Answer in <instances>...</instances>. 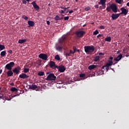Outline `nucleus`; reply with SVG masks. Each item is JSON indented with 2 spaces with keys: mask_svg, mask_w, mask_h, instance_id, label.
Returning <instances> with one entry per match:
<instances>
[{
  "mask_svg": "<svg viewBox=\"0 0 129 129\" xmlns=\"http://www.w3.org/2000/svg\"><path fill=\"white\" fill-rule=\"evenodd\" d=\"M67 39V37L63 36L59 39L58 43H55V50L58 51H60L61 50H63V44L65 43L64 41Z\"/></svg>",
  "mask_w": 129,
  "mask_h": 129,
  "instance_id": "nucleus-1",
  "label": "nucleus"
},
{
  "mask_svg": "<svg viewBox=\"0 0 129 129\" xmlns=\"http://www.w3.org/2000/svg\"><path fill=\"white\" fill-rule=\"evenodd\" d=\"M106 11L108 13L112 11V12L115 13H117V12H119L118 9H117V6L115 4H112L110 5V6H107V7L106 8Z\"/></svg>",
  "mask_w": 129,
  "mask_h": 129,
  "instance_id": "nucleus-2",
  "label": "nucleus"
},
{
  "mask_svg": "<svg viewBox=\"0 0 129 129\" xmlns=\"http://www.w3.org/2000/svg\"><path fill=\"white\" fill-rule=\"evenodd\" d=\"M95 50V48L94 47V46H84V51H85V53L89 54H91L92 52H94V51Z\"/></svg>",
  "mask_w": 129,
  "mask_h": 129,
  "instance_id": "nucleus-3",
  "label": "nucleus"
},
{
  "mask_svg": "<svg viewBox=\"0 0 129 129\" xmlns=\"http://www.w3.org/2000/svg\"><path fill=\"white\" fill-rule=\"evenodd\" d=\"M113 62L112 61H108L107 63H106L105 66H102V69L104 70H106V72H108V70L110 69V67L112 66Z\"/></svg>",
  "mask_w": 129,
  "mask_h": 129,
  "instance_id": "nucleus-4",
  "label": "nucleus"
},
{
  "mask_svg": "<svg viewBox=\"0 0 129 129\" xmlns=\"http://www.w3.org/2000/svg\"><path fill=\"white\" fill-rule=\"evenodd\" d=\"M85 34V31L83 30H78L75 32V36H77V38H83Z\"/></svg>",
  "mask_w": 129,
  "mask_h": 129,
  "instance_id": "nucleus-5",
  "label": "nucleus"
},
{
  "mask_svg": "<svg viewBox=\"0 0 129 129\" xmlns=\"http://www.w3.org/2000/svg\"><path fill=\"white\" fill-rule=\"evenodd\" d=\"M14 66H15V62H10V63H9L5 66V70L11 71Z\"/></svg>",
  "mask_w": 129,
  "mask_h": 129,
  "instance_id": "nucleus-6",
  "label": "nucleus"
},
{
  "mask_svg": "<svg viewBox=\"0 0 129 129\" xmlns=\"http://www.w3.org/2000/svg\"><path fill=\"white\" fill-rule=\"evenodd\" d=\"M56 77L54 76V74H49V75H48V76H47V78L45 79V80L52 81H55Z\"/></svg>",
  "mask_w": 129,
  "mask_h": 129,
  "instance_id": "nucleus-7",
  "label": "nucleus"
},
{
  "mask_svg": "<svg viewBox=\"0 0 129 129\" xmlns=\"http://www.w3.org/2000/svg\"><path fill=\"white\" fill-rule=\"evenodd\" d=\"M21 70V68L20 66H17V67L15 68L14 70H11L12 73H15V75H18L20 73V71Z\"/></svg>",
  "mask_w": 129,
  "mask_h": 129,
  "instance_id": "nucleus-8",
  "label": "nucleus"
},
{
  "mask_svg": "<svg viewBox=\"0 0 129 129\" xmlns=\"http://www.w3.org/2000/svg\"><path fill=\"white\" fill-rule=\"evenodd\" d=\"M121 13L117 14L116 15H124V16L127 15V13H128V10L124 9V8H121Z\"/></svg>",
  "mask_w": 129,
  "mask_h": 129,
  "instance_id": "nucleus-9",
  "label": "nucleus"
},
{
  "mask_svg": "<svg viewBox=\"0 0 129 129\" xmlns=\"http://www.w3.org/2000/svg\"><path fill=\"white\" fill-rule=\"evenodd\" d=\"M38 57H39V58H41L42 60H47V54H45L44 53H41V54H39V55H38Z\"/></svg>",
  "mask_w": 129,
  "mask_h": 129,
  "instance_id": "nucleus-10",
  "label": "nucleus"
},
{
  "mask_svg": "<svg viewBox=\"0 0 129 129\" xmlns=\"http://www.w3.org/2000/svg\"><path fill=\"white\" fill-rule=\"evenodd\" d=\"M56 69H58V72L60 73H64L65 70H66V69L65 68V67H64V66L63 65L59 66V68Z\"/></svg>",
  "mask_w": 129,
  "mask_h": 129,
  "instance_id": "nucleus-11",
  "label": "nucleus"
},
{
  "mask_svg": "<svg viewBox=\"0 0 129 129\" xmlns=\"http://www.w3.org/2000/svg\"><path fill=\"white\" fill-rule=\"evenodd\" d=\"M31 5H32L33 6V8L36 10V11L39 10V6L37 5V4L36 3V1H33L32 3H31Z\"/></svg>",
  "mask_w": 129,
  "mask_h": 129,
  "instance_id": "nucleus-12",
  "label": "nucleus"
},
{
  "mask_svg": "<svg viewBox=\"0 0 129 129\" xmlns=\"http://www.w3.org/2000/svg\"><path fill=\"white\" fill-rule=\"evenodd\" d=\"M20 78H21L22 79H26L28 78H30V76H28L27 75H26L25 73H22L19 76Z\"/></svg>",
  "mask_w": 129,
  "mask_h": 129,
  "instance_id": "nucleus-13",
  "label": "nucleus"
},
{
  "mask_svg": "<svg viewBox=\"0 0 129 129\" xmlns=\"http://www.w3.org/2000/svg\"><path fill=\"white\" fill-rule=\"evenodd\" d=\"M122 14H112V15H111V18H112V20H114L118 18L119 16H121Z\"/></svg>",
  "mask_w": 129,
  "mask_h": 129,
  "instance_id": "nucleus-14",
  "label": "nucleus"
},
{
  "mask_svg": "<svg viewBox=\"0 0 129 129\" xmlns=\"http://www.w3.org/2000/svg\"><path fill=\"white\" fill-rule=\"evenodd\" d=\"M28 87H29V89L32 90H35L37 89V85H35L34 84H32V85H28Z\"/></svg>",
  "mask_w": 129,
  "mask_h": 129,
  "instance_id": "nucleus-15",
  "label": "nucleus"
},
{
  "mask_svg": "<svg viewBox=\"0 0 129 129\" xmlns=\"http://www.w3.org/2000/svg\"><path fill=\"white\" fill-rule=\"evenodd\" d=\"M27 24L28 25V28L32 27L34 26V22L32 21H28L27 22Z\"/></svg>",
  "mask_w": 129,
  "mask_h": 129,
  "instance_id": "nucleus-16",
  "label": "nucleus"
},
{
  "mask_svg": "<svg viewBox=\"0 0 129 129\" xmlns=\"http://www.w3.org/2000/svg\"><path fill=\"white\" fill-rule=\"evenodd\" d=\"M6 74L8 75V77H12V75H14L15 73L14 72H12L11 70L8 71V72H6Z\"/></svg>",
  "mask_w": 129,
  "mask_h": 129,
  "instance_id": "nucleus-17",
  "label": "nucleus"
},
{
  "mask_svg": "<svg viewBox=\"0 0 129 129\" xmlns=\"http://www.w3.org/2000/svg\"><path fill=\"white\" fill-rule=\"evenodd\" d=\"M122 58V54H119L117 56V57L113 59V60L118 62Z\"/></svg>",
  "mask_w": 129,
  "mask_h": 129,
  "instance_id": "nucleus-18",
  "label": "nucleus"
},
{
  "mask_svg": "<svg viewBox=\"0 0 129 129\" xmlns=\"http://www.w3.org/2000/svg\"><path fill=\"white\" fill-rule=\"evenodd\" d=\"M48 65L49 66L50 68H53V67L56 66V65H55V62H54L53 61H49V63H48Z\"/></svg>",
  "mask_w": 129,
  "mask_h": 129,
  "instance_id": "nucleus-19",
  "label": "nucleus"
},
{
  "mask_svg": "<svg viewBox=\"0 0 129 129\" xmlns=\"http://www.w3.org/2000/svg\"><path fill=\"white\" fill-rule=\"evenodd\" d=\"M97 68V65H90L88 67V69H89V70H94L95 68Z\"/></svg>",
  "mask_w": 129,
  "mask_h": 129,
  "instance_id": "nucleus-20",
  "label": "nucleus"
},
{
  "mask_svg": "<svg viewBox=\"0 0 129 129\" xmlns=\"http://www.w3.org/2000/svg\"><path fill=\"white\" fill-rule=\"evenodd\" d=\"M106 3V0H100L99 2V5H101L102 7L105 6V4Z\"/></svg>",
  "mask_w": 129,
  "mask_h": 129,
  "instance_id": "nucleus-21",
  "label": "nucleus"
},
{
  "mask_svg": "<svg viewBox=\"0 0 129 129\" xmlns=\"http://www.w3.org/2000/svg\"><path fill=\"white\" fill-rule=\"evenodd\" d=\"M102 75H103V71L102 70H100L96 72V76H101Z\"/></svg>",
  "mask_w": 129,
  "mask_h": 129,
  "instance_id": "nucleus-22",
  "label": "nucleus"
},
{
  "mask_svg": "<svg viewBox=\"0 0 129 129\" xmlns=\"http://www.w3.org/2000/svg\"><path fill=\"white\" fill-rule=\"evenodd\" d=\"M100 61V56L97 55L94 58V61L97 62Z\"/></svg>",
  "mask_w": 129,
  "mask_h": 129,
  "instance_id": "nucleus-23",
  "label": "nucleus"
},
{
  "mask_svg": "<svg viewBox=\"0 0 129 129\" xmlns=\"http://www.w3.org/2000/svg\"><path fill=\"white\" fill-rule=\"evenodd\" d=\"M26 41H27V39H20V40H19V43L23 44V43L26 42Z\"/></svg>",
  "mask_w": 129,
  "mask_h": 129,
  "instance_id": "nucleus-24",
  "label": "nucleus"
},
{
  "mask_svg": "<svg viewBox=\"0 0 129 129\" xmlns=\"http://www.w3.org/2000/svg\"><path fill=\"white\" fill-rule=\"evenodd\" d=\"M0 55L1 56V57H4L5 56H6V51H1V52L0 53Z\"/></svg>",
  "mask_w": 129,
  "mask_h": 129,
  "instance_id": "nucleus-25",
  "label": "nucleus"
},
{
  "mask_svg": "<svg viewBox=\"0 0 129 129\" xmlns=\"http://www.w3.org/2000/svg\"><path fill=\"white\" fill-rule=\"evenodd\" d=\"M105 41H107L108 42H111V37H107L105 38Z\"/></svg>",
  "mask_w": 129,
  "mask_h": 129,
  "instance_id": "nucleus-26",
  "label": "nucleus"
},
{
  "mask_svg": "<svg viewBox=\"0 0 129 129\" xmlns=\"http://www.w3.org/2000/svg\"><path fill=\"white\" fill-rule=\"evenodd\" d=\"M28 72H30V69H27V68L23 69V73H24L25 74L28 73Z\"/></svg>",
  "mask_w": 129,
  "mask_h": 129,
  "instance_id": "nucleus-27",
  "label": "nucleus"
},
{
  "mask_svg": "<svg viewBox=\"0 0 129 129\" xmlns=\"http://www.w3.org/2000/svg\"><path fill=\"white\" fill-rule=\"evenodd\" d=\"M11 92H17V91H18L17 89H16L15 87L11 88Z\"/></svg>",
  "mask_w": 129,
  "mask_h": 129,
  "instance_id": "nucleus-28",
  "label": "nucleus"
},
{
  "mask_svg": "<svg viewBox=\"0 0 129 129\" xmlns=\"http://www.w3.org/2000/svg\"><path fill=\"white\" fill-rule=\"evenodd\" d=\"M59 20H61V19H60L58 15L55 16V17H54V21H59Z\"/></svg>",
  "mask_w": 129,
  "mask_h": 129,
  "instance_id": "nucleus-29",
  "label": "nucleus"
},
{
  "mask_svg": "<svg viewBox=\"0 0 129 129\" xmlns=\"http://www.w3.org/2000/svg\"><path fill=\"white\" fill-rule=\"evenodd\" d=\"M54 59L56 60H60V57H59V55H55V56H54Z\"/></svg>",
  "mask_w": 129,
  "mask_h": 129,
  "instance_id": "nucleus-30",
  "label": "nucleus"
},
{
  "mask_svg": "<svg viewBox=\"0 0 129 129\" xmlns=\"http://www.w3.org/2000/svg\"><path fill=\"white\" fill-rule=\"evenodd\" d=\"M38 76H43L44 75V72H39L38 74Z\"/></svg>",
  "mask_w": 129,
  "mask_h": 129,
  "instance_id": "nucleus-31",
  "label": "nucleus"
},
{
  "mask_svg": "<svg viewBox=\"0 0 129 129\" xmlns=\"http://www.w3.org/2000/svg\"><path fill=\"white\" fill-rule=\"evenodd\" d=\"M115 2L119 5L122 4V0H115Z\"/></svg>",
  "mask_w": 129,
  "mask_h": 129,
  "instance_id": "nucleus-32",
  "label": "nucleus"
},
{
  "mask_svg": "<svg viewBox=\"0 0 129 129\" xmlns=\"http://www.w3.org/2000/svg\"><path fill=\"white\" fill-rule=\"evenodd\" d=\"M22 18L23 19V20H25L26 21L28 20V17H27V16H26L25 15H22Z\"/></svg>",
  "mask_w": 129,
  "mask_h": 129,
  "instance_id": "nucleus-33",
  "label": "nucleus"
},
{
  "mask_svg": "<svg viewBox=\"0 0 129 129\" xmlns=\"http://www.w3.org/2000/svg\"><path fill=\"white\" fill-rule=\"evenodd\" d=\"M5 49V45L0 44V51Z\"/></svg>",
  "mask_w": 129,
  "mask_h": 129,
  "instance_id": "nucleus-34",
  "label": "nucleus"
},
{
  "mask_svg": "<svg viewBox=\"0 0 129 129\" xmlns=\"http://www.w3.org/2000/svg\"><path fill=\"white\" fill-rule=\"evenodd\" d=\"M98 34H99V31H97V30H95V31H94V33H93V35H97Z\"/></svg>",
  "mask_w": 129,
  "mask_h": 129,
  "instance_id": "nucleus-35",
  "label": "nucleus"
},
{
  "mask_svg": "<svg viewBox=\"0 0 129 129\" xmlns=\"http://www.w3.org/2000/svg\"><path fill=\"white\" fill-rule=\"evenodd\" d=\"M79 77L80 78H84L85 77V74H80V75H79Z\"/></svg>",
  "mask_w": 129,
  "mask_h": 129,
  "instance_id": "nucleus-36",
  "label": "nucleus"
},
{
  "mask_svg": "<svg viewBox=\"0 0 129 129\" xmlns=\"http://www.w3.org/2000/svg\"><path fill=\"white\" fill-rule=\"evenodd\" d=\"M63 19H64V21H68V20H69V17L68 16L64 17Z\"/></svg>",
  "mask_w": 129,
  "mask_h": 129,
  "instance_id": "nucleus-37",
  "label": "nucleus"
},
{
  "mask_svg": "<svg viewBox=\"0 0 129 129\" xmlns=\"http://www.w3.org/2000/svg\"><path fill=\"white\" fill-rule=\"evenodd\" d=\"M102 36H103V34H99L98 35H97V36H96V38H99L101 37H102Z\"/></svg>",
  "mask_w": 129,
  "mask_h": 129,
  "instance_id": "nucleus-38",
  "label": "nucleus"
},
{
  "mask_svg": "<svg viewBox=\"0 0 129 129\" xmlns=\"http://www.w3.org/2000/svg\"><path fill=\"white\" fill-rule=\"evenodd\" d=\"M52 69H59V66H53V68H51Z\"/></svg>",
  "mask_w": 129,
  "mask_h": 129,
  "instance_id": "nucleus-39",
  "label": "nucleus"
},
{
  "mask_svg": "<svg viewBox=\"0 0 129 129\" xmlns=\"http://www.w3.org/2000/svg\"><path fill=\"white\" fill-rule=\"evenodd\" d=\"M99 28H100V29L104 30V29H105V27L103 26H100Z\"/></svg>",
  "mask_w": 129,
  "mask_h": 129,
  "instance_id": "nucleus-40",
  "label": "nucleus"
},
{
  "mask_svg": "<svg viewBox=\"0 0 129 129\" xmlns=\"http://www.w3.org/2000/svg\"><path fill=\"white\" fill-rule=\"evenodd\" d=\"M74 53H75V52H73L72 50H69V53L68 54H74Z\"/></svg>",
  "mask_w": 129,
  "mask_h": 129,
  "instance_id": "nucleus-41",
  "label": "nucleus"
},
{
  "mask_svg": "<svg viewBox=\"0 0 129 129\" xmlns=\"http://www.w3.org/2000/svg\"><path fill=\"white\" fill-rule=\"evenodd\" d=\"M67 11V10H60V12H59V13H60V14H64V13Z\"/></svg>",
  "mask_w": 129,
  "mask_h": 129,
  "instance_id": "nucleus-42",
  "label": "nucleus"
},
{
  "mask_svg": "<svg viewBox=\"0 0 129 129\" xmlns=\"http://www.w3.org/2000/svg\"><path fill=\"white\" fill-rule=\"evenodd\" d=\"M22 3L23 4H26L27 3V1H26V0H22Z\"/></svg>",
  "mask_w": 129,
  "mask_h": 129,
  "instance_id": "nucleus-43",
  "label": "nucleus"
},
{
  "mask_svg": "<svg viewBox=\"0 0 129 129\" xmlns=\"http://www.w3.org/2000/svg\"><path fill=\"white\" fill-rule=\"evenodd\" d=\"M108 59L110 60H108V61H112V59H113V57H112V56H110V57L108 58Z\"/></svg>",
  "mask_w": 129,
  "mask_h": 129,
  "instance_id": "nucleus-44",
  "label": "nucleus"
},
{
  "mask_svg": "<svg viewBox=\"0 0 129 129\" xmlns=\"http://www.w3.org/2000/svg\"><path fill=\"white\" fill-rule=\"evenodd\" d=\"M69 13V14H72L73 13V10H71L70 11H67V13Z\"/></svg>",
  "mask_w": 129,
  "mask_h": 129,
  "instance_id": "nucleus-45",
  "label": "nucleus"
},
{
  "mask_svg": "<svg viewBox=\"0 0 129 129\" xmlns=\"http://www.w3.org/2000/svg\"><path fill=\"white\" fill-rule=\"evenodd\" d=\"M73 50H74V51H73V52H77V51H76V50H75V46H73Z\"/></svg>",
  "mask_w": 129,
  "mask_h": 129,
  "instance_id": "nucleus-46",
  "label": "nucleus"
},
{
  "mask_svg": "<svg viewBox=\"0 0 129 129\" xmlns=\"http://www.w3.org/2000/svg\"><path fill=\"white\" fill-rule=\"evenodd\" d=\"M90 10V7L86 8L85 11H88Z\"/></svg>",
  "mask_w": 129,
  "mask_h": 129,
  "instance_id": "nucleus-47",
  "label": "nucleus"
},
{
  "mask_svg": "<svg viewBox=\"0 0 129 129\" xmlns=\"http://www.w3.org/2000/svg\"><path fill=\"white\" fill-rule=\"evenodd\" d=\"M94 7H95V9H99V5H95Z\"/></svg>",
  "mask_w": 129,
  "mask_h": 129,
  "instance_id": "nucleus-48",
  "label": "nucleus"
},
{
  "mask_svg": "<svg viewBox=\"0 0 129 129\" xmlns=\"http://www.w3.org/2000/svg\"><path fill=\"white\" fill-rule=\"evenodd\" d=\"M72 53H66V56H70V54H71Z\"/></svg>",
  "mask_w": 129,
  "mask_h": 129,
  "instance_id": "nucleus-49",
  "label": "nucleus"
},
{
  "mask_svg": "<svg viewBox=\"0 0 129 129\" xmlns=\"http://www.w3.org/2000/svg\"><path fill=\"white\" fill-rule=\"evenodd\" d=\"M3 96H4V95H3V94H0V99L3 98Z\"/></svg>",
  "mask_w": 129,
  "mask_h": 129,
  "instance_id": "nucleus-50",
  "label": "nucleus"
},
{
  "mask_svg": "<svg viewBox=\"0 0 129 129\" xmlns=\"http://www.w3.org/2000/svg\"><path fill=\"white\" fill-rule=\"evenodd\" d=\"M75 51H77L78 52H80V50L79 49H76V47H75Z\"/></svg>",
  "mask_w": 129,
  "mask_h": 129,
  "instance_id": "nucleus-51",
  "label": "nucleus"
},
{
  "mask_svg": "<svg viewBox=\"0 0 129 129\" xmlns=\"http://www.w3.org/2000/svg\"><path fill=\"white\" fill-rule=\"evenodd\" d=\"M104 54L102 53V52L99 53V55H103Z\"/></svg>",
  "mask_w": 129,
  "mask_h": 129,
  "instance_id": "nucleus-52",
  "label": "nucleus"
},
{
  "mask_svg": "<svg viewBox=\"0 0 129 129\" xmlns=\"http://www.w3.org/2000/svg\"><path fill=\"white\" fill-rule=\"evenodd\" d=\"M8 52H9V53H12V50H10L8 51Z\"/></svg>",
  "mask_w": 129,
  "mask_h": 129,
  "instance_id": "nucleus-53",
  "label": "nucleus"
},
{
  "mask_svg": "<svg viewBox=\"0 0 129 129\" xmlns=\"http://www.w3.org/2000/svg\"><path fill=\"white\" fill-rule=\"evenodd\" d=\"M70 7L66 8L63 10L64 11H67V10L69 9Z\"/></svg>",
  "mask_w": 129,
  "mask_h": 129,
  "instance_id": "nucleus-54",
  "label": "nucleus"
},
{
  "mask_svg": "<svg viewBox=\"0 0 129 129\" xmlns=\"http://www.w3.org/2000/svg\"><path fill=\"white\" fill-rule=\"evenodd\" d=\"M60 8L61 9L64 10L65 8L63 7V6H60Z\"/></svg>",
  "mask_w": 129,
  "mask_h": 129,
  "instance_id": "nucleus-55",
  "label": "nucleus"
},
{
  "mask_svg": "<svg viewBox=\"0 0 129 129\" xmlns=\"http://www.w3.org/2000/svg\"><path fill=\"white\" fill-rule=\"evenodd\" d=\"M47 25H50V22H49V21H47Z\"/></svg>",
  "mask_w": 129,
  "mask_h": 129,
  "instance_id": "nucleus-56",
  "label": "nucleus"
},
{
  "mask_svg": "<svg viewBox=\"0 0 129 129\" xmlns=\"http://www.w3.org/2000/svg\"><path fill=\"white\" fill-rule=\"evenodd\" d=\"M126 5L127 6V7H129V2L127 3V4H126Z\"/></svg>",
  "mask_w": 129,
  "mask_h": 129,
  "instance_id": "nucleus-57",
  "label": "nucleus"
},
{
  "mask_svg": "<svg viewBox=\"0 0 129 129\" xmlns=\"http://www.w3.org/2000/svg\"><path fill=\"white\" fill-rule=\"evenodd\" d=\"M2 73H3V70H0V74H1Z\"/></svg>",
  "mask_w": 129,
  "mask_h": 129,
  "instance_id": "nucleus-58",
  "label": "nucleus"
},
{
  "mask_svg": "<svg viewBox=\"0 0 129 129\" xmlns=\"http://www.w3.org/2000/svg\"><path fill=\"white\" fill-rule=\"evenodd\" d=\"M10 85H11V86H14V83H11V84H10Z\"/></svg>",
  "mask_w": 129,
  "mask_h": 129,
  "instance_id": "nucleus-59",
  "label": "nucleus"
},
{
  "mask_svg": "<svg viewBox=\"0 0 129 129\" xmlns=\"http://www.w3.org/2000/svg\"><path fill=\"white\" fill-rule=\"evenodd\" d=\"M41 65H42V63H39V64H38V66H41Z\"/></svg>",
  "mask_w": 129,
  "mask_h": 129,
  "instance_id": "nucleus-60",
  "label": "nucleus"
},
{
  "mask_svg": "<svg viewBox=\"0 0 129 129\" xmlns=\"http://www.w3.org/2000/svg\"><path fill=\"white\" fill-rule=\"evenodd\" d=\"M60 19H61V20H63L64 19V18L61 17V18H60Z\"/></svg>",
  "mask_w": 129,
  "mask_h": 129,
  "instance_id": "nucleus-61",
  "label": "nucleus"
},
{
  "mask_svg": "<svg viewBox=\"0 0 129 129\" xmlns=\"http://www.w3.org/2000/svg\"><path fill=\"white\" fill-rule=\"evenodd\" d=\"M26 1H27V2H30V0H25Z\"/></svg>",
  "mask_w": 129,
  "mask_h": 129,
  "instance_id": "nucleus-62",
  "label": "nucleus"
},
{
  "mask_svg": "<svg viewBox=\"0 0 129 129\" xmlns=\"http://www.w3.org/2000/svg\"><path fill=\"white\" fill-rule=\"evenodd\" d=\"M78 1H79V0H75V2H78Z\"/></svg>",
  "mask_w": 129,
  "mask_h": 129,
  "instance_id": "nucleus-63",
  "label": "nucleus"
},
{
  "mask_svg": "<svg viewBox=\"0 0 129 129\" xmlns=\"http://www.w3.org/2000/svg\"><path fill=\"white\" fill-rule=\"evenodd\" d=\"M85 26H86V25H84L83 26V27H85Z\"/></svg>",
  "mask_w": 129,
  "mask_h": 129,
  "instance_id": "nucleus-64",
  "label": "nucleus"
}]
</instances>
